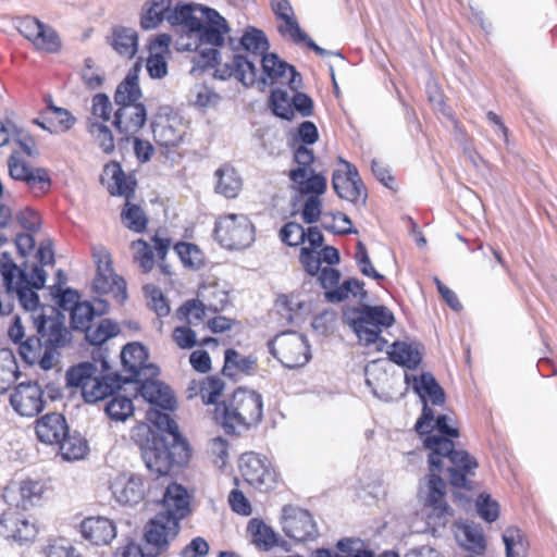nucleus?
<instances>
[{"label":"nucleus","mask_w":557,"mask_h":557,"mask_svg":"<svg viewBox=\"0 0 557 557\" xmlns=\"http://www.w3.org/2000/svg\"><path fill=\"white\" fill-rule=\"evenodd\" d=\"M413 388L423 401L422 413L414 424V430L422 438L424 448L430 451L431 465L436 467L438 456L450 453L457 462H466L463 467L467 469L473 468L475 457L465 449L455 448V440L460 435L457 422L447 414L435 417L433 409L428 405L429 401L434 406H442L445 403V393L434 376L430 373L413 376Z\"/></svg>","instance_id":"1"},{"label":"nucleus","mask_w":557,"mask_h":557,"mask_svg":"<svg viewBox=\"0 0 557 557\" xmlns=\"http://www.w3.org/2000/svg\"><path fill=\"white\" fill-rule=\"evenodd\" d=\"M36 290L28 285L26 273L20 275L12 286L11 293L17 297L26 311V319L33 322L36 330V335L27 337L20 345V355L25 362L38 363L41 369L50 370L55 364V350L66 345L70 333L59 312L52 310V315L44 313Z\"/></svg>","instance_id":"2"},{"label":"nucleus","mask_w":557,"mask_h":557,"mask_svg":"<svg viewBox=\"0 0 557 557\" xmlns=\"http://www.w3.org/2000/svg\"><path fill=\"white\" fill-rule=\"evenodd\" d=\"M200 10L206 14L208 21L196 37L199 44L195 49H200L195 60L197 66L202 71L212 67L216 78L224 81L234 77L244 86L249 87L257 79L255 61L240 54H234L230 62L221 63L216 47L223 46L228 26L225 18L216 11Z\"/></svg>","instance_id":"3"},{"label":"nucleus","mask_w":557,"mask_h":557,"mask_svg":"<svg viewBox=\"0 0 557 557\" xmlns=\"http://www.w3.org/2000/svg\"><path fill=\"white\" fill-rule=\"evenodd\" d=\"M161 504V510L144 528V542L149 556L168 552L181 531V521L191 512L186 488L175 482L165 486Z\"/></svg>","instance_id":"4"},{"label":"nucleus","mask_w":557,"mask_h":557,"mask_svg":"<svg viewBox=\"0 0 557 557\" xmlns=\"http://www.w3.org/2000/svg\"><path fill=\"white\" fill-rule=\"evenodd\" d=\"M453 454L440 455L438 465L432 466L430 462V454L428 455V463L430 474L428 475V494L424 499L423 508L425 510L428 523L434 527H445L449 518L453 516V509L446 500V482L441 478L440 473L444 471V461L447 459L448 480L453 487L458 490H472V478L479 462L475 459V466L471 469L463 467L466 462H457L451 458Z\"/></svg>","instance_id":"5"},{"label":"nucleus","mask_w":557,"mask_h":557,"mask_svg":"<svg viewBox=\"0 0 557 557\" xmlns=\"http://www.w3.org/2000/svg\"><path fill=\"white\" fill-rule=\"evenodd\" d=\"M215 422L228 435L257 426L263 418V397L247 387H237L227 400L214 407Z\"/></svg>","instance_id":"6"},{"label":"nucleus","mask_w":557,"mask_h":557,"mask_svg":"<svg viewBox=\"0 0 557 557\" xmlns=\"http://www.w3.org/2000/svg\"><path fill=\"white\" fill-rule=\"evenodd\" d=\"M141 96L138 67L134 66L117 85L113 97L117 107L114 111L113 126L125 140L139 133L147 122V109L140 102Z\"/></svg>","instance_id":"7"},{"label":"nucleus","mask_w":557,"mask_h":557,"mask_svg":"<svg viewBox=\"0 0 557 557\" xmlns=\"http://www.w3.org/2000/svg\"><path fill=\"white\" fill-rule=\"evenodd\" d=\"M67 385L81 391L86 403H97L112 396L121 387L120 376L106 360L101 369L95 363L83 362L66 372Z\"/></svg>","instance_id":"8"},{"label":"nucleus","mask_w":557,"mask_h":557,"mask_svg":"<svg viewBox=\"0 0 557 557\" xmlns=\"http://www.w3.org/2000/svg\"><path fill=\"white\" fill-rule=\"evenodd\" d=\"M146 467L159 476H166L174 467H181L188 462L190 449L184 438L166 436H153L151 444L141 451Z\"/></svg>","instance_id":"9"},{"label":"nucleus","mask_w":557,"mask_h":557,"mask_svg":"<svg viewBox=\"0 0 557 557\" xmlns=\"http://www.w3.org/2000/svg\"><path fill=\"white\" fill-rule=\"evenodd\" d=\"M213 234L225 249L239 250L249 247L255 240V226L245 214L227 213L215 220Z\"/></svg>","instance_id":"10"},{"label":"nucleus","mask_w":557,"mask_h":557,"mask_svg":"<svg viewBox=\"0 0 557 557\" xmlns=\"http://www.w3.org/2000/svg\"><path fill=\"white\" fill-rule=\"evenodd\" d=\"M351 327L360 342L369 346L376 342L383 345L386 341L381 338V333L395 323L393 312L384 306H363L355 311Z\"/></svg>","instance_id":"11"},{"label":"nucleus","mask_w":557,"mask_h":557,"mask_svg":"<svg viewBox=\"0 0 557 557\" xmlns=\"http://www.w3.org/2000/svg\"><path fill=\"white\" fill-rule=\"evenodd\" d=\"M92 257L97 268L92 281L94 292L109 296L117 305H123L127 299V285L126 281L114 272L111 255L106 249H98Z\"/></svg>","instance_id":"12"},{"label":"nucleus","mask_w":557,"mask_h":557,"mask_svg":"<svg viewBox=\"0 0 557 557\" xmlns=\"http://www.w3.org/2000/svg\"><path fill=\"white\" fill-rule=\"evenodd\" d=\"M239 471L243 480L259 493H270L280 483V474L271 461L253 451L242 455Z\"/></svg>","instance_id":"13"},{"label":"nucleus","mask_w":557,"mask_h":557,"mask_svg":"<svg viewBox=\"0 0 557 557\" xmlns=\"http://www.w3.org/2000/svg\"><path fill=\"white\" fill-rule=\"evenodd\" d=\"M314 160L312 149L304 145L295 149L294 161L297 163V168L289 171L288 177L297 193L326 191V177L314 171L312 168Z\"/></svg>","instance_id":"14"},{"label":"nucleus","mask_w":557,"mask_h":557,"mask_svg":"<svg viewBox=\"0 0 557 557\" xmlns=\"http://www.w3.org/2000/svg\"><path fill=\"white\" fill-rule=\"evenodd\" d=\"M151 245L138 238L131 243V251L133 261L138 264L140 271L145 274L150 273L156 264L154 253L158 259L159 269L164 275H171L172 271L170 265L165 263L166 256L172 246V240L168 236H161L158 232L151 236Z\"/></svg>","instance_id":"15"},{"label":"nucleus","mask_w":557,"mask_h":557,"mask_svg":"<svg viewBox=\"0 0 557 557\" xmlns=\"http://www.w3.org/2000/svg\"><path fill=\"white\" fill-rule=\"evenodd\" d=\"M268 346L270 352L289 369L302 367L310 359V346L306 337L295 331L276 335Z\"/></svg>","instance_id":"16"},{"label":"nucleus","mask_w":557,"mask_h":557,"mask_svg":"<svg viewBox=\"0 0 557 557\" xmlns=\"http://www.w3.org/2000/svg\"><path fill=\"white\" fill-rule=\"evenodd\" d=\"M8 170L10 177L23 183L35 197H44L51 189L52 181L49 171L45 168L32 166L17 151L10 154Z\"/></svg>","instance_id":"17"},{"label":"nucleus","mask_w":557,"mask_h":557,"mask_svg":"<svg viewBox=\"0 0 557 557\" xmlns=\"http://www.w3.org/2000/svg\"><path fill=\"white\" fill-rule=\"evenodd\" d=\"M125 382H139L159 375V368L149 361L147 348L137 342L126 344L121 351Z\"/></svg>","instance_id":"18"},{"label":"nucleus","mask_w":557,"mask_h":557,"mask_svg":"<svg viewBox=\"0 0 557 557\" xmlns=\"http://www.w3.org/2000/svg\"><path fill=\"white\" fill-rule=\"evenodd\" d=\"M262 74L257 76L256 83L262 85L287 86L290 90L301 87V75L287 62L281 60L275 53L263 54L260 60ZM256 75L258 72L256 71Z\"/></svg>","instance_id":"19"},{"label":"nucleus","mask_w":557,"mask_h":557,"mask_svg":"<svg viewBox=\"0 0 557 557\" xmlns=\"http://www.w3.org/2000/svg\"><path fill=\"white\" fill-rule=\"evenodd\" d=\"M50 481L42 478H25L18 482L15 507L27 511L44 507L53 497Z\"/></svg>","instance_id":"20"},{"label":"nucleus","mask_w":557,"mask_h":557,"mask_svg":"<svg viewBox=\"0 0 557 557\" xmlns=\"http://www.w3.org/2000/svg\"><path fill=\"white\" fill-rule=\"evenodd\" d=\"M188 129V123L177 113H160L152 123V134L156 144L163 148H174L181 145Z\"/></svg>","instance_id":"21"},{"label":"nucleus","mask_w":557,"mask_h":557,"mask_svg":"<svg viewBox=\"0 0 557 557\" xmlns=\"http://www.w3.org/2000/svg\"><path fill=\"white\" fill-rule=\"evenodd\" d=\"M282 528L285 535L296 542L314 540L318 534L311 513L292 505L283 508Z\"/></svg>","instance_id":"22"},{"label":"nucleus","mask_w":557,"mask_h":557,"mask_svg":"<svg viewBox=\"0 0 557 557\" xmlns=\"http://www.w3.org/2000/svg\"><path fill=\"white\" fill-rule=\"evenodd\" d=\"M332 185L336 195L347 201L357 203L367 198V188L355 165L343 162V169L334 171Z\"/></svg>","instance_id":"23"},{"label":"nucleus","mask_w":557,"mask_h":557,"mask_svg":"<svg viewBox=\"0 0 557 557\" xmlns=\"http://www.w3.org/2000/svg\"><path fill=\"white\" fill-rule=\"evenodd\" d=\"M320 283L326 290L325 298L331 302H341L346 300L350 295L357 296L364 294V284L357 278L345 280L342 284L341 272L333 268H323L320 270Z\"/></svg>","instance_id":"24"},{"label":"nucleus","mask_w":557,"mask_h":557,"mask_svg":"<svg viewBox=\"0 0 557 557\" xmlns=\"http://www.w3.org/2000/svg\"><path fill=\"white\" fill-rule=\"evenodd\" d=\"M10 404L22 417H35L46 405L45 393L36 382L20 383L10 395Z\"/></svg>","instance_id":"25"},{"label":"nucleus","mask_w":557,"mask_h":557,"mask_svg":"<svg viewBox=\"0 0 557 557\" xmlns=\"http://www.w3.org/2000/svg\"><path fill=\"white\" fill-rule=\"evenodd\" d=\"M101 183L111 196L124 200L136 196L137 180L133 174L125 173L117 161H110L103 166Z\"/></svg>","instance_id":"26"},{"label":"nucleus","mask_w":557,"mask_h":557,"mask_svg":"<svg viewBox=\"0 0 557 557\" xmlns=\"http://www.w3.org/2000/svg\"><path fill=\"white\" fill-rule=\"evenodd\" d=\"M112 494L117 503L125 506H135L146 496L145 480L141 475H116L110 484Z\"/></svg>","instance_id":"27"},{"label":"nucleus","mask_w":557,"mask_h":557,"mask_svg":"<svg viewBox=\"0 0 557 557\" xmlns=\"http://www.w3.org/2000/svg\"><path fill=\"white\" fill-rule=\"evenodd\" d=\"M0 534L23 544L36 539L38 527L18 512H5L0 519Z\"/></svg>","instance_id":"28"},{"label":"nucleus","mask_w":557,"mask_h":557,"mask_svg":"<svg viewBox=\"0 0 557 557\" xmlns=\"http://www.w3.org/2000/svg\"><path fill=\"white\" fill-rule=\"evenodd\" d=\"M138 393L139 395L153 408H159L164 411H174L177 406L176 397L171 387L163 382L152 379H143Z\"/></svg>","instance_id":"29"},{"label":"nucleus","mask_w":557,"mask_h":557,"mask_svg":"<svg viewBox=\"0 0 557 557\" xmlns=\"http://www.w3.org/2000/svg\"><path fill=\"white\" fill-rule=\"evenodd\" d=\"M79 529L84 540L96 546L109 545L116 537L115 523L101 516L85 518L81 522Z\"/></svg>","instance_id":"30"},{"label":"nucleus","mask_w":557,"mask_h":557,"mask_svg":"<svg viewBox=\"0 0 557 557\" xmlns=\"http://www.w3.org/2000/svg\"><path fill=\"white\" fill-rule=\"evenodd\" d=\"M69 425L63 414L50 412L35 421V433L39 442L58 445L67 435Z\"/></svg>","instance_id":"31"},{"label":"nucleus","mask_w":557,"mask_h":557,"mask_svg":"<svg viewBox=\"0 0 557 557\" xmlns=\"http://www.w3.org/2000/svg\"><path fill=\"white\" fill-rule=\"evenodd\" d=\"M280 238L290 247H297L307 242L312 248H320L324 240L323 234L317 226H310L306 231L297 222L286 223L280 231Z\"/></svg>","instance_id":"32"},{"label":"nucleus","mask_w":557,"mask_h":557,"mask_svg":"<svg viewBox=\"0 0 557 557\" xmlns=\"http://www.w3.org/2000/svg\"><path fill=\"white\" fill-rule=\"evenodd\" d=\"M225 383L215 375H209L200 380H193L187 387V397L200 398L205 405H220L219 399L223 395Z\"/></svg>","instance_id":"33"},{"label":"nucleus","mask_w":557,"mask_h":557,"mask_svg":"<svg viewBox=\"0 0 557 557\" xmlns=\"http://www.w3.org/2000/svg\"><path fill=\"white\" fill-rule=\"evenodd\" d=\"M171 36L161 34L152 41L149 48V57L146 62L147 71L152 78H163L168 74V59Z\"/></svg>","instance_id":"34"},{"label":"nucleus","mask_w":557,"mask_h":557,"mask_svg":"<svg viewBox=\"0 0 557 557\" xmlns=\"http://www.w3.org/2000/svg\"><path fill=\"white\" fill-rule=\"evenodd\" d=\"M75 122L76 119L69 110L54 106L51 99L47 101L40 117L34 120L35 124L51 133L66 132L74 126Z\"/></svg>","instance_id":"35"},{"label":"nucleus","mask_w":557,"mask_h":557,"mask_svg":"<svg viewBox=\"0 0 557 557\" xmlns=\"http://www.w3.org/2000/svg\"><path fill=\"white\" fill-rule=\"evenodd\" d=\"M110 305L106 299L97 298L94 304L79 301L70 311L71 325L74 330L83 331L89 326L96 315L109 312Z\"/></svg>","instance_id":"36"},{"label":"nucleus","mask_w":557,"mask_h":557,"mask_svg":"<svg viewBox=\"0 0 557 557\" xmlns=\"http://www.w3.org/2000/svg\"><path fill=\"white\" fill-rule=\"evenodd\" d=\"M120 220L125 228L136 234L145 233L149 225V216L144 207L136 202V197L124 200Z\"/></svg>","instance_id":"37"},{"label":"nucleus","mask_w":557,"mask_h":557,"mask_svg":"<svg viewBox=\"0 0 557 557\" xmlns=\"http://www.w3.org/2000/svg\"><path fill=\"white\" fill-rule=\"evenodd\" d=\"M197 298L213 313L223 311L230 304L228 293L218 282L201 284Z\"/></svg>","instance_id":"38"},{"label":"nucleus","mask_w":557,"mask_h":557,"mask_svg":"<svg viewBox=\"0 0 557 557\" xmlns=\"http://www.w3.org/2000/svg\"><path fill=\"white\" fill-rule=\"evenodd\" d=\"M278 32L288 37L296 45H306L320 57H325L327 51L318 46L299 26L295 15L281 20Z\"/></svg>","instance_id":"39"},{"label":"nucleus","mask_w":557,"mask_h":557,"mask_svg":"<svg viewBox=\"0 0 557 557\" xmlns=\"http://www.w3.org/2000/svg\"><path fill=\"white\" fill-rule=\"evenodd\" d=\"M215 191L225 198L234 199L242 190L243 182L237 171L230 164H223L215 171Z\"/></svg>","instance_id":"40"},{"label":"nucleus","mask_w":557,"mask_h":557,"mask_svg":"<svg viewBox=\"0 0 557 557\" xmlns=\"http://www.w3.org/2000/svg\"><path fill=\"white\" fill-rule=\"evenodd\" d=\"M388 359L394 363L413 370L419 367L422 356L417 346L396 341L387 350Z\"/></svg>","instance_id":"41"},{"label":"nucleus","mask_w":557,"mask_h":557,"mask_svg":"<svg viewBox=\"0 0 557 557\" xmlns=\"http://www.w3.org/2000/svg\"><path fill=\"white\" fill-rule=\"evenodd\" d=\"M172 0H149L145 3L140 14V26L143 29H154L164 20L168 21L169 9Z\"/></svg>","instance_id":"42"},{"label":"nucleus","mask_w":557,"mask_h":557,"mask_svg":"<svg viewBox=\"0 0 557 557\" xmlns=\"http://www.w3.org/2000/svg\"><path fill=\"white\" fill-rule=\"evenodd\" d=\"M256 368V361L250 357L243 356L237 350L228 348L224 354L222 372L227 377H234L240 373L249 374Z\"/></svg>","instance_id":"43"},{"label":"nucleus","mask_w":557,"mask_h":557,"mask_svg":"<svg viewBox=\"0 0 557 557\" xmlns=\"http://www.w3.org/2000/svg\"><path fill=\"white\" fill-rule=\"evenodd\" d=\"M251 543L259 549L268 552L276 544V536L273 530L260 519H251L247 525Z\"/></svg>","instance_id":"44"},{"label":"nucleus","mask_w":557,"mask_h":557,"mask_svg":"<svg viewBox=\"0 0 557 557\" xmlns=\"http://www.w3.org/2000/svg\"><path fill=\"white\" fill-rule=\"evenodd\" d=\"M82 332L85 333L86 341L94 345L100 346L112 337L120 334V325L111 319H102L98 324H90Z\"/></svg>","instance_id":"45"},{"label":"nucleus","mask_w":557,"mask_h":557,"mask_svg":"<svg viewBox=\"0 0 557 557\" xmlns=\"http://www.w3.org/2000/svg\"><path fill=\"white\" fill-rule=\"evenodd\" d=\"M208 308L198 299L191 298L185 300L176 310L175 318L190 326L202 323L206 319Z\"/></svg>","instance_id":"46"},{"label":"nucleus","mask_w":557,"mask_h":557,"mask_svg":"<svg viewBox=\"0 0 557 557\" xmlns=\"http://www.w3.org/2000/svg\"><path fill=\"white\" fill-rule=\"evenodd\" d=\"M173 249L185 268L197 271L206 265V256L196 244L177 242Z\"/></svg>","instance_id":"47"},{"label":"nucleus","mask_w":557,"mask_h":557,"mask_svg":"<svg viewBox=\"0 0 557 557\" xmlns=\"http://www.w3.org/2000/svg\"><path fill=\"white\" fill-rule=\"evenodd\" d=\"M58 445L62 458L69 461L83 459L89 449L87 441L82 435L70 434L69 431Z\"/></svg>","instance_id":"48"},{"label":"nucleus","mask_w":557,"mask_h":557,"mask_svg":"<svg viewBox=\"0 0 557 557\" xmlns=\"http://www.w3.org/2000/svg\"><path fill=\"white\" fill-rule=\"evenodd\" d=\"M114 113L113 107L108 95L103 92L96 94L91 99V109L90 116L88 117V125L97 123V124H107L109 122L113 123Z\"/></svg>","instance_id":"49"},{"label":"nucleus","mask_w":557,"mask_h":557,"mask_svg":"<svg viewBox=\"0 0 557 557\" xmlns=\"http://www.w3.org/2000/svg\"><path fill=\"white\" fill-rule=\"evenodd\" d=\"M18 366L10 349H0V394L5 393L17 379Z\"/></svg>","instance_id":"50"},{"label":"nucleus","mask_w":557,"mask_h":557,"mask_svg":"<svg viewBox=\"0 0 557 557\" xmlns=\"http://www.w3.org/2000/svg\"><path fill=\"white\" fill-rule=\"evenodd\" d=\"M111 45L119 54L131 59L137 50V35L132 29L117 27L113 30Z\"/></svg>","instance_id":"51"},{"label":"nucleus","mask_w":557,"mask_h":557,"mask_svg":"<svg viewBox=\"0 0 557 557\" xmlns=\"http://www.w3.org/2000/svg\"><path fill=\"white\" fill-rule=\"evenodd\" d=\"M506 557H525L530 544L525 535L518 528H508L503 535Z\"/></svg>","instance_id":"52"},{"label":"nucleus","mask_w":557,"mask_h":557,"mask_svg":"<svg viewBox=\"0 0 557 557\" xmlns=\"http://www.w3.org/2000/svg\"><path fill=\"white\" fill-rule=\"evenodd\" d=\"M146 418L151 424L162 432L160 436H166L172 441H174V437L183 438L180 434L177 423L169 413L162 412L161 410H158V408H151L147 411Z\"/></svg>","instance_id":"53"},{"label":"nucleus","mask_w":557,"mask_h":557,"mask_svg":"<svg viewBox=\"0 0 557 557\" xmlns=\"http://www.w3.org/2000/svg\"><path fill=\"white\" fill-rule=\"evenodd\" d=\"M143 289L148 308L159 318L169 315L170 305L161 288L153 284H147Z\"/></svg>","instance_id":"54"},{"label":"nucleus","mask_w":557,"mask_h":557,"mask_svg":"<svg viewBox=\"0 0 557 557\" xmlns=\"http://www.w3.org/2000/svg\"><path fill=\"white\" fill-rule=\"evenodd\" d=\"M104 410L111 420L125 421L133 414L134 405L128 397L113 394Z\"/></svg>","instance_id":"55"},{"label":"nucleus","mask_w":557,"mask_h":557,"mask_svg":"<svg viewBox=\"0 0 557 557\" xmlns=\"http://www.w3.org/2000/svg\"><path fill=\"white\" fill-rule=\"evenodd\" d=\"M24 273L9 253H0V286L4 287L9 293L12 292V286L18 280V276Z\"/></svg>","instance_id":"56"},{"label":"nucleus","mask_w":557,"mask_h":557,"mask_svg":"<svg viewBox=\"0 0 557 557\" xmlns=\"http://www.w3.org/2000/svg\"><path fill=\"white\" fill-rule=\"evenodd\" d=\"M463 535L462 546L476 555L484 554L486 549V541L480 528L473 524H463L461 527Z\"/></svg>","instance_id":"57"},{"label":"nucleus","mask_w":557,"mask_h":557,"mask_svg":"<svg viewBox=\"0 0 557 557\" xmlns=\"http://www.w3.org/2000/svg\"><path fill=\"white\" fill-rule=\"evenodd\" d=\"M240 45L243 48L250 52L255 58L267 54L265 51L269 48V42L263 32L251 28L247 30L240 38Z\"/></svg>","instance_id":"58"},{"label":"nucleus","mask_w":557,"mask_h":557,"mask_svg":"<svg viewBox=\"0 0 557 557\" xmlns=\"http://www.w3.org/2000/svg\"><path fill=\"white\" fill-rule=\"evenodd\" d=\"M171 341L182 350H190L198 345L197 333L193 326L182 323L173 327Z\"/></svg>","instance_id":"59"},{"label":"nucleus","mask_w":557,"mask_h":557,"mask_svg":"<svg viewBox=\"0 0 557 557\" xmlns=\"http://www.w3.org/2000/svg\"><path fill=\"white\" fill-rule=\"evenodd\" d=\"M88 132L99 146V148L106 153L111 154L115 149L114 136L111 128L107 124H90L88 125Z\"/></svg>","instance_id":"60"},{"label":"nucleus","mask_w":557,"mask_h":557,"mask_svg":"<svg viewBox=\"0 0 557 557\" xmlns=\"http://www.w3.org/2000/svg\"><path fill=\"white\" fill-rule=\"evenodd\" d=\"M270 104L276 116L285 120L293 119L292 96H289L287 91L280 88L272 90Z\"/></svg>","instance_id":"61"},{"label":"nucleus","mask_w":557,"mask_h":557,"mask_svg":"<svg viewBox=\"0 0 557 557\" xmlns=\"http://www.w3.org/2000/svg\"><path fill=\"white\" fill-rule=\"evenodd\" d=\"M301 196H308L306 199L302 210L301 216L305 223L312 224L319 221L322 214V201L320 199L321 195L324 193L320 191H309V193H298Z\"/></svg>","instance_id":"62"},{"label":"nucleus","mask_w":557,"mask_h":557,"mask_svg":"<svg viewBox=\"0 0 557 557\" xmlns=\"http://www.w3.org/2000/svg\"><path fill=\"white\" fill-rule=\"evenodd\" d=\"M351 221L347 214L343 212H325L322 216V226L335 234L351 233Z\"/></svg>","instance_id":"63"},{"label":"nucleus","mask_w":557,"mask_h":557,"mask_svg":"<svg viewBox=\"0 0 557 557\" xmlns=\"http://www.w3.org/2000/svg\"><path fill=\"white\" fill-rule=\"evenodd\" d=\"M39 33V36L34 42L37 50H41L47 53H55L60 51L61 39L52 27L44 24Z\"/></svg>","instance_id":"64"}]
</instances>
